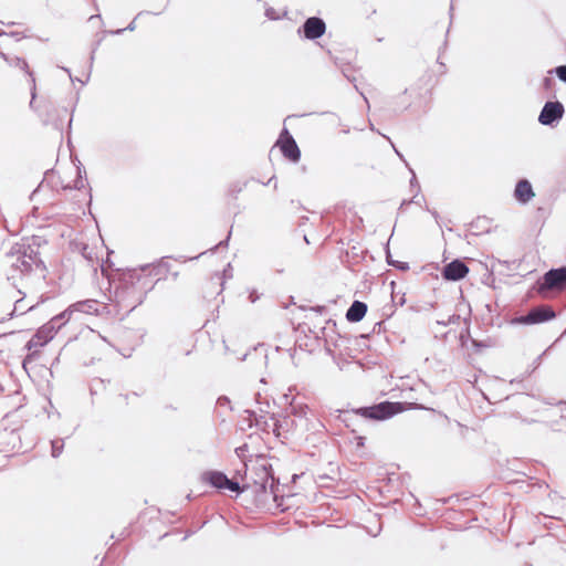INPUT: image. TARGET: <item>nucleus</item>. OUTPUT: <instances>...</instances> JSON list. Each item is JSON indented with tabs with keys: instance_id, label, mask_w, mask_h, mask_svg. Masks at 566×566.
<instances>
[{
	"instance_id": "nucleus-12",
	"label": "nucleus",
	"mask_w": 566,
	"mask_h": 566,
	"mask_svg": "<svg viewBox=\"0 0 566 566\" xmlns=\"http://www.w3.org/2000/svg\"><path fill=\"white\" fill-rule=\"evenodd\" d=\"M514 195L522 203L528 202L535 196L532 185L525 179L517 182Z\"/></svg>"
},
{
	"instance_id": "nucleus-15",
	"label": "nucleus",
	"mask_w": 566,
	"mask_h": 566,
	"mask_svg": "<svg viewBox=\"0 0 566 566\" xmlns=\"http://www.w3.org/2000/svg\"><path fill=\"white\" fill-rule=\"evenodd\" d=\"M556 74L560 81L566 83V65L556 67Z\"/></svg>"
},
{
	"instance_id": "nucleus-3",
	"label": "nucleus",
	"mask_w": 566,
	"mask_h": 566,
	"mask_svg": "<svg viewBox=\"0 0 566 566\" xmlns=\"http://www.w3.org/2000/svg\"><path fill=\"white\" fill-rule=\"evenodd\" d=\"M57 319H61L60 315L53 317L50 322L42 325L27 343L25 347L31 353L24 358L23 366H25L28 361L33 360L34 356L40 353V349L54 338L57 332L54 322Z\"/></svg>"
},
{
	"instance_id": "nucleus-11",
	"label": "nucleus",
	"mask_w": 566,
	"mask_h": 566,
	"mask_svg": "<svg viewBox=\"0 0 566 566\" xmlns=\"http://www.w3.org/2000/svg\"><path fill=\"white\" fill-rule=\"evenodd\" d=\"M303 28L305 38L310 40L321 38L326 31L325 22L316 17L308 18Z\"/></svg>"
},
{
	"instance_id": "nucleus-9",
	"label": "nucleus",
	"mask_w": 566,
	"mask_h": 566,
	"mask_svg": "<svg viewBox=\"0 0 566 566\" xmlns=\"http://www.w3.org/2000/svg\"><path fill=\"white\" fill-rule=\"evenodd\" d=\"M564 115V106L559 102H547L538 117L543 125H551L553 122L560 119Z\"/></svg>"
},
{
	"instance_id": "nucleus-16",
	"label": "nucleus",
	"mask_w": 566,
	"mask_h": 566,
	"mask_svg": "<svg viewBox=\"0 0 566 566\" xmlns=\"http://www.w3.org/2000/svg\"><path fill=\"white\" fill-rule=\"evenodd\" d=\"M164 269L163 265H157L153 269V271L155 272L156 275L160 274L161 273V270Z\"/></svg>"
},
{
	"instance_id": "nucleus-1",
	"label": "nucleus",
	"mask_w": 566,
	"mask_h": 566,
	"mask_svg": "<svg viewBox=\"0 0 566 566\" xmlns=\"http://www.w3.org/2000/svg\"><path fill=\"white\" fill-rule=\"evenodd\" d=\"M421 408L416 402H391L384 401L370 407L358 409L356 412L364 418L373 420H385L394 417L395 415Z\"/></svg>"
},
{
	"instance_id": "nucleus-14",
	"label": "nucleus",
	"mask_w": 566,
	"mask_h": 566,
	"mask_svg": "<svg viewBox=\"0 0 566 566\" xmlns=\"http://www.w3.org/2000/svg\"><path fill=\"white\" fill-rule=\"evenodd\" d=\"M0 55L9 63H12L14 62L15 66H18L20 70H22L28 76H30L31 78V82L33 83L34 82V78H33V75H32V72L30 70V66L29 64L27 63L25 60L23 59H20V57H15V59H11L9 56H14L13 54L11 53H6L3 51H0Z\"/></svg>"
},
{
	"instance_id": "nucleus-13",
	"label": "nucleus",
	"mask_w": 566,
	"mask_h": 566,
	"mask_svg": "<svg viewBox=\"0 0 566 566\" xmlns=\"http://www.w3.org/2000/svg\"><path fill=\"white\" fill-rule=\"evenodd\" d=\"M367 312V305L360 301H355L346 313V318L349 322L356 323L364 318Z\"/></svg>"
},
{
	"instance_id": "nucleus-10",
	"label": "nucleus",
	"mask_w": 566,
	"mask_h": 566,
	"mask_svg": "<svg viewBox=\"0 0 566 566\" xmlns=\"http://www.w3.org/2000/svg\"><path fill=\"white\" fill-rule=\"evenodd\" d=\"M469 268L461 261L454 260L443 268L442 275L448 281H458L467 276Z\"/></svg>"
},
{
	"instance_id": "nucleus-6",
	"label": "nucleus",
	"mask_w": 566,
	"mask_h": 566,
	"mask_svg": "<svg viewBox=\"0 0 566 566\" xmlns=\"http://www.w3.org/2000/svg\"><path fill=\"white\" fill-rule=\"evenodd\" d=\"M276 146L280 148L281 153L286 159L293 163H297L300 160L301 150L286 128H284L280 134Z\"/></svg>"
},
{
	"instance_id": "nucleus-2",
	"label": "nucleus",
	"mask_w": 566,
	"mask_h": 566,
	"mask_svg": "<svg viewBox=\"0 0 566 566\" xmlns=\"http://www.w3.org/2000/svg\"><path fill=\"white\" fill-rule=\"evenodd\" d=\"M566 291V266L552 269L537 282V292L547 298Z\"/></svg>"
},
{
	"instance_id": "nucleus-5",
	"label": "nucleus",
	"mask_w": 566,
	"mask_h": 566,
	"mask_svg": "<svg viewBox=\"0 0 566 566\" xmlns=\"http://www.w3.org/2000/svg\"><path fill=\"white\" fill-rule=\"evenodd\" d=\"M201 481L217 489H228L233 492H240L239 482L230 480L226 474L219 471H206L201 474Z\"/></svg>"
},
{
	"instance_id": "nucleus-7",
	"label": "nucleus",
	"mask_w": 566,
	"mask_h": 566,
	"mask_svg": "<svg viewBox=\"0 0 566 566\" xmlns=\"http://www.w3.org/2000/svg\"><path fill=\"white\" fill-rule=\"evenodd\" d=\"M104 310H106L104 304L94 300H86L71 305L65 312L61 313L60 316L61 319H70L73 312H81L88 315H101Z\"/></svg>"
},
{
	"instance_id": "nucleus-4",
	"label": "nucleus",
	"mask_w": 566,
	"mask_h": 566,
	"mask_svg": "<svg viewBox=\"0 0 566 566\" xmlns=\"http://www.w3.org/2000/svg\"><path fill=\"white\" fill-rule=\"evenodd\" d=\"M245 467V473H244V484L241 488V491H243L247 488L254 486L256 490L264 491L266 488V484L270 480V470L266 467V464H253L252 467H249L244 464Z\"/></svg>"
},
{
	"instance_id": "nucleus-8",
	"label": "nucleus",
	"mask_w": 566,
	"mask_h": 566,
	"mask_svg": "<svg viewBox=\"0 0 566 566\" xmlns=\"http://www.w3.org/2000/svg\"><path fill=\"white\" fill-rule=\"evenodd\" d=\"M555 317V312L551 306H538L531 310L527 315L520 318L521 323L524 324H539L549 321Z\"/></svg>"
}]
</instances>
